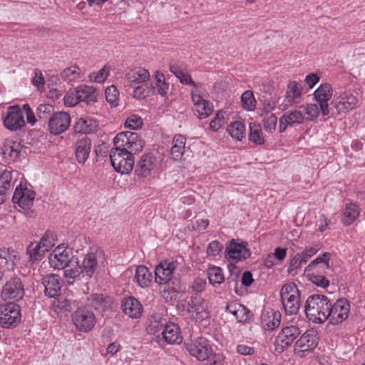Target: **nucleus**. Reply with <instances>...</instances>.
Returning a JSON list of instances; mask_svg holds the SVG:
<instances>
[{
	"label": "nucleus",
	"mask_w": 365,
	"mask_h": 365,
	"mask_svg": "<svg viewBox=\"0 0 365 365\" xmlns=\"http://www.w3.org/2000/svg\"><path fill=\"white\" fill-rule=\"evenodd\" d=\"M209 282L212 285L215 284H220L225 280L222 269L219 267H212L207 269V272Z\"/></svg>",
	"instance_id": "obj_43"
},
{
	"label": "nucleus",
	"mask_w": 365,
	"mask_h": 365,
	"mask_svg": "<svg viewBox=\"0 0 365 365\" xmlns=\"http://www.w3.org/2000/svg\"><path fill=\"white\" fill-rule=\"evenodd\" d=\"M123 312L131 318H138L143 312V307L133 297L124 299L122 304Z\"/></svg>",
	"instance_id": "obj_31"
},
{
	"label": "nucleus",
	"mask_w": 365,
	"mask_h": 365,
	"mask_svg": "<svg viewBox=\"0 0 365 365\" xmlns=\"http://www.w3.org/2000/svg\"><path fill=\"white\" fill-rule=\"evenodd\" d=\"M223 249V245L217 240H214L208 245L207 252L209 255L216 256Z\"/></svg>",
	"instance_id": "obj_58"
},
{
	"label": "nucleus",
	"mask_w": 365,
	"mask_h": 365,
	"mask_svg": "<svg viewBox=\"0 0 365 365\" xmlns=\"http://www.w3.org/2000/svg\"><path fill=\"white\" fill-rule=\"evenodd\" d=\"M319 76L314 73L308 74L304 80V82L309 86V88H312L319 81Z\"/></svg>",
	"instance_id": "obj_63"
},
{
	"label": "nucleus",
	"mask_w": 365,
	"mask_h": 365,
	"mask_svg": "<svg viewBox=\"0 0 365 365\" xmlns=\"http://www.w3.org/2000/svg\"><path fill=\"white\" fill-rule=\"evenodd\" d=\"M185 152V147L172 146L171 157L175 161L180 160Z\"/></svg>",
	"instance_id": "obj_62"
},
{
	"label": "nucleus",
	"mask_w": 365,
	"mask_h": 365,
	"mask_svg": "<svg viewBox=\"0 0 365 365\" xmlns=\"http://www.w3.org/2000/svg\"><path fill=\"white\" fill-rule=\"evenodd\" d=\"M187 310L190 312H195L196 315L201 319L207 318L209 313L206 311L204 300L199 296L191 297L187 302Z\"/></svg>",
	"instance_id": "obj_34"
},
{
	"label": "nucleus",
	"mask_w": 365,
	"mask_h": 365,
	"mask_svg": "<svg viewBox=\"0 0 365 365\" xmlns=\"http://www.w3.org/2000/svg\"><path fill=\"white\" fill-rule=\"evenodd\" d=\"M72 320L76 327L83 332L91 331L96 324L94 314L86 308H78L72 314Z\"/></svg>",
	"instance_id": "obj_14"
},
{
	"label": "nucleus",
	"mask_w": 365,
	"mask_h": 365,
	"mask_svg": "<svg viewBox=\"0 0 365 365\" xmlns=\"http://www.w3.org/2000/svg\"><path fill=\"white\" fill-rule=\"evenodd\" d=\"M150 78V73L142 67H136L130 70L125 75L128 85L133 86L135 84L145 83Z\"/></svg>",
	"instance_id": "obj_28"
},
{
	"label": "nucleus",
	"mask_w": 365,
	"mask_h": 365,
	"mask_svg": "<svg viewBox=\"0 0 365 365\" xmlns=\"http://www.w3.org/2000/svg\"><path fill=\"white\" fill-rule=\"evenodd\" d=\"M284 115L292 125L294 124H301L304 120L302 113L297 110L285 112Z\"/></svg>",
	"instance_id": "obj_52"
},
{
	"label": "nucleus",
	"mask_w": 365,
	"mask_h": 365,
	"mask_svg": "<svg viewBox=\"0 0 365 365\" xmlns=\"http://www.w3.org/2000/svg\"><path fill=\"white\" fill-rule=\"evenodd\" d=\"M35 195L36 193L34 190L22 187L21 185H19L16 187L12 201L14 203L18 204L22 209L29 210L34 205Z\"/></svg>",
	"instance_id": "obj_21"
},
{
	"label": "nucleus",
	"mask_w": 365,
	"mask_h": 365,
	"mask_svg": "<svg viewBox=\"0 0 365 365\" xmlns=\"http://www.w3.org/2000/svg\"><path fill=\"white\" fill-rule=\"evenodd\" d=\"M281 321V314L278 312H275L272 315V319H269V321L266 324V329L267 330H273L279 327Z\"/></svg>",
	"instance_id": "obj_59"
},
{
	"label": "nucleus",
	"mask_w": 365,
	"mask_h": 365,
	"mask_svg": "<svg viewBox=\"0 0 365 365\" xmlns=\"http://www.w3.org/2000/svg\"><path fill=\"white\" fill-rule=\"evenodd\" d=\"M88 302L90 307L99 312H103L106 307L107 302L102 294H92Z\"/></svg>",
	"instance_id": "obj_45"
},
{
	"label": "nucleus",
	"mask_w": 365,
	"mask_h": 365,
	"mask_svg": "<svg viewBox=\"0 0 365 365\" xmlns=\"http://www.w3.org/2000/svg\"><path fill=\"white\" fill-rule=\"evenodd\" d=\"M61 277L58 274H50L44 276L41 284L44 287V294L49 298L59 297L61 291Z\"/></svg>",
	"instance_id": "obj_23"
},
{
	"label": "nucleus",
	"mask_w": 365,
	"mask_h": 365,
	"mask_svg": "<svg viewBox=\"0 0 365 365\" xmlns=\"http://www.w3.org/2000/svg\"><path fill=\"white\" fill-rule=\"evenodd\" d=\"M144 141L140 135L135 132L124 131L118 133L113 139L115 147L125 149L133 153L140 152L144 147Z\"/></svg>",
	"instance_id": "obj_7"
},
{
	"label": "nucleus",
	"mask_w": 365,
	"mask_h": 365,
	"mask_svg": "<svg viewBox=\"0 0 365 365\" xmlns=\"http://www.w3.org/2000/svg\"><path fill=\"white\" fill-rule=\"evenodd\" d=\"M63 269L64 277L69 284H73L76 280H81V277L85 274L80 267L79 262L77 261H73V263Z\"/></svg>",
	"instance_id": "obj_33"
},
{
	"label": "nucleus",
	"mask_w": 365,
	"mask_h": 365,
	"mask_svg": "<svg viewBox=\"0 0 365 365\" xmlns=\"http://www.w3.org/2000/svg\"><path fill=\"white\" fill-rule=\"evenodd\" d=\"M162 334L163 338L168 344H179L182 341V337L180 334V328L174 323L166 324Z\"/></svg>",
	"instance_id": "obj_32"
},
{
	"label": "nucleus",
	"mask_w": 365,
	"mask_h": 365,
	"mask_svg": "<svg viewBox=\"0 0 365 365\" xmlns=\"http://www.w3.org/2000/svg\"><path fill=\"white\" fill-rule=\"evenodd\" d=\"M247 246L246 242H238V240H231L226 247L225 257L235 262L247 259L251 253Z\"/></svg>",
	"instance_id": "obj_13"
},
{
	"label": "nucleus",
	"mask_w": 365,
	"mask_h": 365,
	"mask_svg": "<svg viewBox=\"0 0 365 365\" xmlns=\"http://www.w3.org/2000/svg\"><path fill=\"white\" fill-rule=\"evenodd\" d=\"M78 66L74 65L65 68L60 74L61 78L68 82H72L81 78V74Z\"/></svg>",
	"instance_id": "obj_44"
},
{
	"label": "nucleus",
	"mask_w": 365,
	"mask_h": 365,
	"mask_svg": "<svg viewBox=\"0 0 365 365\" xmlns=\"http://www.w3.org/2000/svg\"><path fill=\"white\" fill-rule=\"evenodd\" d=\"M280 296L286 314L293 315L299 312L300 303V292L294 282L287 283L282 286Z\"/></svg>",
	"instance_id": "obj_5"
},
{
	"label": "nucleus",
	"mask_w": 365,
	"mask_h": 365,
	"mask_svg": "<svg viewBox=\"0 0 365 365\" xmlns=\"http://www.w3.org/2000/svg\"><path fill=\"white\" fill-rule=\"evenodd\" d=\"M277 118L274 114H271L263 120L264 128L269 133H272L276 129Z\"/></svg>",
	"instance_id": "obj_57"
},
{
	"label": "nucleus",
	"mask_w": 365,
	"mask_h": 365,
	"mask_svg": "<svg viewBox=\"0 0 365 365\" xmlns=\"http://www.w3.org/2000/svg\"><path fill=\"white\" fill-rule=\"evenodd\" d=\"M155 161V158L153 154H144L136 164L135 173L139 177H147L154 168Z\"/></svg>",
	"instance_id": "obj_25"
},
{
	"label": "nucleus",
	"mask_w": 365,
	"mask_h": 365,
	"mask_svg": "<svg viewBox=\"0 0 365 365\" xmlns=\"http://www.w3.org/2000/svg\"><path fill=\"white\" fill-rule=\"evenodd\" d=\"M98 128L97 120L90 118H80L73 125V131L76 133L90 134L95 133Z\"/></svg>",
	"instance_id": "obj_29"
},
{
	"label": "nucleus",
	"mask_w": 365,
	"mask_h": 365,
	"mask_svg": "<svg viewBox=\"0 0 365 365\" xmlns=\"http://www.w3.org/2000/svg\"><path fill=\"white\" fill-rule=\"evenodd\" d=\"M71 124L70 115L64 111L53 113L48 122V130L55 135L65 132Z\"/></svg>",
	"instance_id": "obj_19"
},
{
	"label": "nucleus",
	"mask_w": 365,
	"mask_h": 365,
	"mask_svg": "<svg viewBox=\"0 0 365 365\" xmlns=\"http://www.w3.org/2000/svg\"><path fill=\"white\" fill-rule=\"evenodd\" d=\"M1 154L6 163L19 160L22 155L20 143L11 140L6 142L1 148Z\"/></svg>",
	"instance_id": "obj_24"
},
{
	"label": "nucleus",
	"mask_w": 365,
	"mask_h": 365,
	"mask_svg": "<svg viewBox=\"0 0 365 365\" xmlns=\"http://www.w3.org/2000/svg\"><path fill=\"white\" fill-rule=\"evenodd\" d=\"M79 102L81 101L76 88L69 90L64 96V103L68 106H74Z\"/></svg>",
	"instance_id": "obj_56"
},
{
	"label": "nucleus",
	"mask_w": 365,
	"mask_h": 365,
	"mask_svg": "<svg viewBox=\"0 0 365 365\" xmlns=\"http://www.w3.org/2000/svg\"><path fill=\"white\" fill-rule=\"evenodd\" d=\"M318 344L317 333L314 330H307L296 341L294 352L299 357H304L306 353L312 352Z\"/></svg>",
	"instance_id": "obj_11"
},
{
	"label": "nucleus",
	"mask_w": 365,
	"mask_h": 365,
	"mask_svg": "<svg viewBox=\"0 0 365 365\" xmlns=\"http://www.w3.org/2000/svg\"><path fill=\"white\" fill-rule=\"evenodd\" d=\"M330 258V253L324 252L304 269V273L307 272L309 279L317 287L325 288L329 286V281L322 274L326 273V270L329 268Z\"/></svg>",
	"instance_id": "obj_2"
},
{
	"label": "nucleus",
	"mask_w": 365,
	"mask_h": 365,
	"mask_svg": "<svg viewBox=\"0 0 365 365\" xmlns=\"http://www.w3.org/2000/svg\"><path fill=\"white\" fill-rule=\"evenodd\" d=\"M45 254L38 243L31 242L26 248V255H29L31 263L41 260Z\"/></svg>",
	"instance_id": "obj_41"
},
{
	"label": "nucleus",
	"mask_w": 365,
	"mask_h": 365,
	"mask_svg": "<svg viewBox=\"0 0 365 365\" xmlns=\"http://www.w3.org/2000/svg\"><path fill=\"white\" fill-rule=\"evenodd\" d=\"M21 307L19 305L9 302L0 305V325L9 329L16 327L21 322Z\"/></svg>",
	"instance_id": "obj_8"
},
{
	"label": "nucleus",
	"mask_w": 365,
	"mask_h": 365,
	"mask_svg": "<svg viewBox=\"0 0 365 365\" xmlns=\"http://www.w3.org/2000/svg\"><path fill=\"white\" fill-rule=\"evenodd\" d=\"M228 133L232 138L241 140L245 135V126L240 121H234L231 123L227 128Z\"/></svg>",
	"instance_id": "obj_40"
},
{
	"label": "nucleus",
	"mask_w": 365,
	"mask_h": 365,
	"mask_svg": "<svg viewBox=\"0 0 365 365\" xmlns=\"http://www.w3.org/2000/svg\"><path fill=\"white\" fill-rule=\"evenodd\" d=\"M184 346L189 354L199 361L206 360L212 356V350L208 341L203 337L197 338L194 341L185 342Z\"/></svg>",
	"instance_id": "obj_10"
},
{
	"label": "nucleus",
	"mask_w": 365,
	"mask_h": 365,
	"mask_svg": "<svg viewBox=\"0 0 365 365\" xmlns=\"http://www.w3.org/2000/svg\"><path fill=\"white\" fill-rule=\"evenodd\" d=\"M331 307L330 300L323 294L309 296L305 303L307 317L314 322L324 323L328 319V310Z\"/></svg>",
	"instance_id": "obj_1"
},
{
	"label": "nucleus",
	"mask_w": 365,
	"mask_h": 365,
	"mask_svg": "<svg viewBox=\"0 0 365 365\" xmlns=\"http://www.w3.org/2000/svg\"><path fill=\"white\" fill-rule=\"evenodd\" d=\"M249 140L257 145H261L264 143L265 140L259 124H250Z\"/></svg>",
	"instance_id": "obj_39"
},
{
	"label": "nucleus",
	"mask_w": 365,
	"mask_h": 365,
	"mask_svg": "<svg viewBox=\"0 0 365 365\" xmlns=\"http://www.w3.org/2000/svg\"><path fill=\"white\" fill-rule=\"evenodd\" d=\"M23 112L18 106H10L6 116L4 119V125L10 130H20L25 126Z\"/></svg>",
	"instance_id": "obj_20"
},
{
	"label": "nucleus",
	"mask_w": 365,
	"mask_h": 365,
	"mask_svg": "<svg viewBox=\"0 0 365 365\" xmlns=\"http://www.w3.org/2000/svg\"><path fill=\"white\" fill-rule=\"evenodd\" d=\"M195 111L197 113L200 118H207L212 112V105L209 101L205 100L200 103H197V106H195Z\"/></svg>",
	"instance_id": "obj_47"
},
{
	"label": "nucleus",
	"mask_w": 365,
	"mask_h": 365,
	"mask_svg": "<svg viewBox=\"0 0 365 365\" xmlns=\"http://www.w3.org/2000/svg\"><path fill=\"white\" fill-rule=\"evenodd\" d=\"M170 71L180 80L182 83L196 86V84L192 81L190 75L180 66L177 64L170 65Z\"/></svg>",
	"instance_id": "obj_38"
},
{
	"label": "nucleus",
	"mask_w": 365,
	"mask_h": 365,
	"mask_svg": "<svg viewBox=\"0 0 365 365\" xmlns=\"http://www.w3.org/2000/svg\"><path fill=\"white\" fill-rule=\"evenodd\" d=\"M53 306L60 312H71L76 307L75 302H71L63 296L60 295L53 302Z\"/></svg>",
	"instance_id": "obj_42"
},
{
	"label": "nucleus",
	"mask_w": 365,
	"mask_h": 365,
	"mask_svg": "<svg viewBox=\"0 0 365 365\" xmlns=\"http://www.w3.org/2000/svg\"><path fill=\"white\" fill-rule=\"evenodd\" d=\"M24 285L20 277L14 276L2 287L1 297L3 300H19L24 296Z\"/></svg>",
	"instance_id": "obj_9"
},
{
	"label": "nucleus",
	"mask_w": 365,
	"mask_h": 365,
	"mask_svg": "<svg viewBox=\"0 0 365 365\" xmlns=\"http://www.w3.org/2000/svg\"><path fill=\"white\" fill-rule=\"evenodd\" d=\"M133 91V97L138 99H143L148 96L155 90V87H148L147 84L140 83Z\"/></svg>",
	"instance_id": "obj_49"
},
{
	"label": "nucleus",
	"mask_w": 365,
	"mask_h": 365,
	"mask_svg": "<svg viewBox=\"0 0 365 365\" xmlns=\"http://www.w3.org/2000/svg\"><path fill=\"white\" fill-rule=\"evenodd\" d=\"M19 259L20 257L14 250L4 247L0 248V266L14 270Z\"/></svg>",
	"instance_id": "obj_26"
},
{
	"label": "nucleus",
	"mask_w": 365,
	"mask_h": 365,
	"mask_svg": "<svg viewBox=\"0 0 365 365\" xmlns=\"http://www.w3.org/2000/svg\"><path fill=\"white\" fill-rule=\"evenodd\" d=\"M142 125L143 120L137 115H131L125 122V126L132 130L140 128Z\"/></svg>",
	"instance_id": "obj_55"
},
{
	"label": "nucleus",
	"mask_w": 365,
	"mask_h": 365,
	"mask_svg": "<svg viewBox=\"0 0 365 365\" xmlns=\"http://www.w3.org/2000/svg\"><path fill=\"white\" fill-rule=\"evenodd\" d=\"M37 243L45 253L48 252L53 246L51 237L47 233H45Z\"/></svg>",
	"instance_id": "obj_60"
},
{
	"label": "nucleus",
	"mask_w": 365,
	"mask_h": 365,
	"mask_svg": "<svg viewBox=\"0 0 365 365\" xmlns=\"http://www.w3.org/2000/svg\"><path fill=\"white\" fill-rule=\"evenodd\" d=\"M350 311V304L346 299H339L328 310V319L334 325L339 324L348 318Z\"/></svg>",
	"instance_id": "obj_12"
},
{
	"label": "nucleus",
	"mask_w": 365,
	"mask_h": 365,
	"mask_svg": "<svg viewBox=\"0 0 365 365\" xmlns=\"http://www.w3.org/2000/svg\"><path fill=\"white\" fill-rule=\"evenodd\" d=\"M299 257H301L299 255H297V254H296L294 256V257L291 260L290 266L288 268V272L289 273H291V272L293 269H299V268L301 267V266L302 264V259H300Z\"/></svg>",
	"instance_id": "obj_64"
},
{
	"label": "nucleus",
	"mask_w": 365,
	"mask_h": 365,
	"mask_svg": "<svg viewBox=\"0 0 365 365\" xmlns=\"http://www.w3.org/2000/svg\"><path fill=\"white\" fill-rule=\"evenodd\" d=\"M55 113L53 106L50 104H41L36 110V115L39 119H50V117Z\"/></svg>",
	"instance_id": "obj_51"
},
{
	"label": "nucleus",
	"mask_w": 365,
	"mask_h": 365,
	"mask_svg": "<svg viewBox=\"0 0 365 365\" xmlns=\"http://www.w3.org/2000/svg\"><path fill=\"white\" fill-rule=\"evenodd\" d=\"M358 93L354 91H346L339 96L334 95L331 101V113L335 115L345 114L356 107L359 103Z\"/></svg>",
	"instance_id": "obj_4"
},
{
	"label": "nucleus",
	"mask_w": 365,
	"mask_h": 365,
	"mask_svg": "<svg viewBox=\"0 0 365 365\" xmlns=\"http://www.w3.org/2000/svg\"><path fill=\"white\" fill-rule=\"evenodd\" d=\"M110 67L105 66L103 68L96 73H92L90 75L91 79H93L97 83L104 82L109 75Z\"/></svg>",
	"instance_id": "obj_54"
},
{
	"label": "nucleus",
	"mask_w": 365,
	"mask_h": 365,
	"mask_svg": "<svg viewBox=\"0 0 365 365\" xmlns=\"http://www.w3.org/2000/svg\"><path fill=\"white\" fill-rule=\"evenodd\" d=\"M306 114L309 116V120H313L317 118L319 114L320 107L316 104H308L305 107Z\"/></svg>",
	"instance_id": "obj_61"
},
{
	"label": "nucleus",
	"mask_w": 365,
	"mask_h": 365,
	"mask_svg": "<svg viewBox=\"0 0 365 365\" xmlns=\"http://www.w3.org/2000/svg\"><path fill=\"white\" fill-rule=\"evenodd\" d=\"M155 78L156 81L155 86L158 89V93L161 96H165L169 90V84L165 82L164 75L159 71H156Z\"/></svg>",
	"instance_id": "obj_46"
},
{
	"label": "nucleus",
	"mask_w": 365,
	"mask_h": 365,
	"mask_svg": "<svg viewBox=\"0 0 365 365\" xmlns=\"http://www.w3.org/2000/svg\"><path fill=\"white\" fill-rule=\"evenodd\" d=\"M300 334V329L297 326L289 325L284 327L275 339V350L279 353L282 352L284 348L291 345Z\"/></svg>",
	"instance_id": "obj_15"
},
{
	"label": "nucleus",
	"mask_w": 365,
	"mask_h": 365,
	"mask_svg": "<svg viewBox=\"0 0 365 365\" xmlns=\"http://www.w3.org/2000/svg\"><path fill=\"white\" fill-rule=\"evenodd\" d=\"M178 267L177 261L160 262L155 269V280L159 284H167L175 292L180 291V282L177 278H173V274Z\"/></svg>",
	"instance_id": "obj_3"
},
{
	"label": "nucleus",
	"mask_w": 365,
	"mask_h": 365,
	"mask_svg": "<svg viewBox=\"0 0 365 365\" xmlns=\"http://www.w3.org/2000/svg\"><path fill=\"white\" fill-rule=\"evenodd\" d=\"M103 257V252L98 247H91L85 255L82 262L79 264L83 273L88 278H91L93 275L98 267V262Z\"/></svg>",
	"instance_id": "obj_17"
},
{
	"label": "nucleus",
	"mask_w": 365,
	"mask_h": 365,
	"mask_svg": "<svg viewBox=\"0 0 365 365\" xmlns=\"http://www.w3.org/2000/svg\"><path fill=\"white\" fill-rule=\"evenodd\" d=\"M333 95L331 86L329 83H322L314 92V97L319 103L320 111L324 116H329L331 113V107L328 102Z\"/></svg>",
	"instance_id": "obj_18"
},
{
	"label": "nucleus",
	"mask_w": 365,
	"mask_h": 365,
	"mask_svg": "<svg viewBox=\"0 0 365 365\" xmlns=\"http://www.w3.org/2000/svg\"><path fill=\"white\" fill-rule=\"evenodd\" d=\"M360 210L359 207L353 203H349L346 205L344 211L341 216V222L344 225H350L359 217Z\"/></svg>",
	"instance_id": "obj_36"
},
{
	"label": "nucleus",
	"mask_w": 365,
	"mask_h": 365,
	"mask_svg": "<svg viewBox=\"0 0 365 365\" xmlns=\"http://www.w3.org/2000/svg\"><path fill=\"white\" fill-rule=\"evenodd\" d=\"M225 311L232 314L239 323H250L253 316L247 307L237 302L227 303Z\"/></svg>",
	"instance_id": "obj_22"
},
{
	"label": "nucleus",
	"mask_w": 365,
	"mask_h": 365,
	"mask_svg": "<svg viewBox=\"0 0 365 365\" xmlns=\"http://www.w3.org/2000/svg\"><path fill=\"white\" fill-rule=\"evenodd\" d=\"M153 279L149 269L144 265H139L135 269V281L142 288L148 287Z\"/></svg>",
	"instance_id": "obj_35"
},
{
	"label": "nucleus",
	"mask_w": 365,
	"mask_h": 365,
	"mask_svg": "<svg viewBox=\"0 0 365 365\" xmlns=\"http://www.w3.org/2000/svg\"><path fill=\"white\" fill-rule=\"evenodd\" d=\"M80 101H85L87 103L96 101V89L93 86L82 85L76 88Z\"/></svg>",
	"instance_id": "obj_37"
},
{
	"label": "nucleus",
	"mask_w": 365,
	"mask_h": 365,
	"mask_svg": "<svg viewBox=\"0 0 365 365\" xmlns=\"http://www.w3.org/2000/svg\"><path fill=\"white\" fill-rule=\"evenodd\" d=\"M302 88L297 81H291L287 85L286 97L284 102L280 105V109L285 110L287 108L295 103V100L302 96Z\"/></svg>",
	"instance_id": "obj_27"
},
{
	"label": "nucleus",
	"mask_w": 365,
	"mask_h": 365,
	"mask_svg": "<svg viewBox=\"0 0 365 365\" xmlns=\"http://www.w3.org/2000/svg\"><path fill=\"white\" fill-rule=\"evenodd\" d=\"M133 153L113 147L110 152V160L114 170L121 174L129 173L133 168Z\"/></svg>",
	"instance_id": "obj_6"
},
{
	"label": "nucleus",
	"mask_w": 365,
	"mask_h": 365,
	"mask_svg": "<svg viewBox=\"0 0 365 365\" xmlns=\"http://www.w3.org/2000/svg\"><path fill=\"white\" fill-rule=\"evenodd\" d=\"M48 262L54 269H63L73 263L71 252L63 245H58L49 255Z\"/></svg>",
	"instance_id": "obj_16"
},
{
	"label": "nucleus",
	"mask_w": 365,
	"mask_h": 365,
	"mask_svg": "<svg viewBox=\"0 0 365 365\" xmlns=\"http://www.w3.org/2000/svg\"><path fill=\"white\" fill-rule=\"evenodd\" d=\"M76 158L79 163L84 164L89 156L91 148V141L89 138L84 136L75 144Z\"/></svg>",
	"instance_id": "obj_30"
},
{
	"label": "nucleus",
	"mask_w": 365,
	"mask_h": 365,
	"mask_svg": "<svg viewBox=\"0 0 365 365\" xmlns=\"http://www.w3.org/2000/svg\"><path fill=\"white\" fill-rule=\"evenodd\" d=\"M241 102L242 107L248 110H252L256 104V101L255 99L252 91H245L241 96Z\"/></svg>",
	"instance_id": "obj_48"
},
{
	"label": "nucleus",
	"mask_w": 365,
	"mask_h": 365,
	"mask_svg": "<svg viewBox=\"0 0 365 365\" xmlns=\"http://www.w3.org/2000/svg\"><path fill=\"white\" fill-rule=\"evenodd\" d=\"M11 171L4 170L0 175V190L7 192L11 188Z\"/></svg>",
	"instance_id": "obj_53"
},
{
	"label": "nucleus",
	"mask_w": 365,
	"mask_h": 365,
	"mask_svg": "<svg viewBox=\"0 0 365 365\" xmlns=\"http://www.w3.org/2000/svg\"><path fill=\"white\" fill-rule=\"evenodd\" d=\"M105 95L107 102L109 103L112 107L118 106L117 101L118 100L119 92L116 86L112 85L107 87L105 91Z\"/></svg>",
	"instance_id": "obj_50"
}]
</instances>
